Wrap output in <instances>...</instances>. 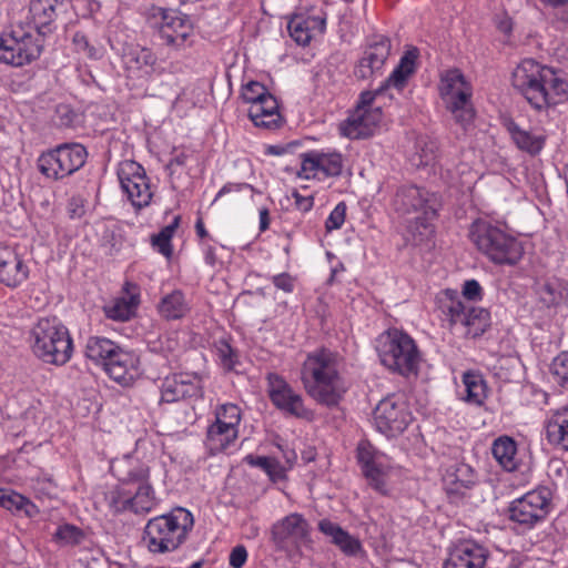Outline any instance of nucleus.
<instances>
[{
    "instance_id": "18",
    "label": "nucleus",
    "mask_w": 568,
    "mask_h": 568,
    "mask_svg": "<svg viewBox=\"0 0 568 568\" xmlns=\"http://www.w3.org/2000/svg\"><path fill=\"white\" fill-rule=\"evenodd\" d=\"M272 539L281 548H298L310 541V525L300 514H290L272 527Z\"/></svg>"
},
{
    "instance_id": "4",
    "label": "nucleus",
    "mask_w": 568,
    "mask_h": 568,
    "mask_svg": "<svg viewBox=\"0 0 568 568\" xmlns=\"http://www.w3.org/2000/svg\"><path fill=\"white\" fill-rule=\"evenodd\" d=\"M193 526L192 513L183 507H176L149 519L143 529L142 540L152 554L172 552L187 540Z\"/></svg>"
},
{
    "instance_id": "3",
    "label": "nucleus",
    "mask_w": 568,
    "mask_h": 568,
    "mask_svg": "<svg viewBox=\"0 0 568 568\" xmlns=\"http://www.w3.org/2000/svg\"><path fill=\"white\" fill-rule=\"evenodd\" d=\"M514 88L537 111L556 105L568 98V84L552 68L534 59L523 60L513 72Z\"/></svg>"
},
{
    "instance_id": "48",
    "label": "nucleus",
    "mask_w": 568,
    "mask_h": 568,
    "mask_svg": "<svg viewBox=\"0 0 568 568\" xmlns=\"http://www.w3.org/2000/svg\"><path fill=\"white\" fill-rule=\"evenodd\" d=\"M183 398L181 388L180 374L168 376L161 384V402L175 403Z\"/></svg>"
},
{
    "instance_id": "49",
    "label": "nucleus",
    "mask_w": 568,
    "mask_h": 568,
    "mask_svg": "<svg viewBox=\"0 0 568 568\" xmlns=\"http://www.w3.org/2000/svg\"><path fill=\"white\" fill-rule=\"evenodd\" d=\"M266 95H272V93L258 81H248L242 85L241 98L245 103L254 105L264 100Z\"/></svg>"
},
{
    "instance_id": "37",
    "label": "nucleus",
    "mask_w": 568,
    "mask_h": 568,
    "mask_svg": "<svg viewBox=\"0 0 568 568\" xmlns=\"http://www.w3.org/2000/svg\"><path fill=\"white\" fill-rule=\"evenodd\" d=\"M465 386L464 400L470 405L480 406L487 397V386L481 374L473 371L463 374Z\"/></svg>"
},
{
    "instance_id": "58",
    "label": "nucleus",
    "mask_w": 568,
    "mask_h": 568,
    "mask_svg": "<svg viewBox=\"0 0 568 568\" xmlns=\"http://www.w3.org/2000/svg\"><path fill=\"white\" fill-rule=\"evenodd\" d=\"M462 293L468 301L477 302L483 298V288L479 282L474 278L464 282Z\"/></svg>"
},
{
    "instance_id": "39",
    "label": "nucleus",
    "mask_w": 568,
    "mask_h": 568,
    "mask_svg": "<svg viewBox=\"0 0 568 568\" xmlns=\"http://www.w3.org/2000/svg\"><path fill=\"white\" fill-rule=\"evenodd\" d=\"M189 310L184 294L178 290L165 295L159 304V312L166 320H180Z\"/></svg>"
},
{
    "instance_id": "6",
    "label": "nucleus",
    "mask_w": 568,
    "mask_h": 568,
    "mask_svg": "<svg viewBox=\"0 0 568 568\" xmlns=\"http://www.w3.org/2000/svg\"><path fill=\"white\" fill-rule=\"evenodd\" d=\"M33 355L45 364L62 366L72 356L73 343L68 328L57 317H41L29 333Z\"/></svg>"
},
{
    "instance_id": "5",
    "label": "nucleus",
    "mask_w": 568,
    "mask_h": 568,
    "mask_svg": "<svg viewBox=\"0 0 568 568\" xmlns=\"http://www.w3.org/2000/svg\"><path fill=\"white\" fill-rule=\"evenodd\" d=\"M393 205L399 214H417L407 225V232L416 243L428 240L433 235V222L439 205L434 193L416 185H403L397 189Z\"/></svg>"
},
{
    "instance_id": "24",
    "label": "nucleus",
    "mask_w": 568,
    "mask_h": 568,
    "mask_svg": "<svg viewBox=\"0 0 568 568\" xmlns=\"http://www.w3.org/2000/svg\"><path fill=\"white\" fill-rule=\"evenodd\" d=\"M29 276V267L19 254L8 246H0V283L17 287Z\"/></svg>"
},
{
    "instance_id": "20",
    "label": "nucleus",
    "mask_w": 568,
    "mask_h": 568,
    "mask_svg": "<svg viewBox=\"0 0 568 568\" xmlns=\"http://www.w3.org/2000/svg\"><path fill=\"white\" fill-rule=\"evenodd\" d=\"M301 172L304 179H315L320 174L324 176H339L343 172L344 161L338 152L310 151L301 155Z\"/></svg>"
},
{
    "instance_id": "38",
    "label": "nucleus",
    "mask_w": 568,
    "mask_h": 568,
    "mask_svg": "<svg viewBox=\"0 0 568 568\" xmlns=\"http://www.w3.org/2000/svg\"><path fill=\"white\" fill-rule=\"evenodd\" d=\"M462 325L466 328L467 336L480 337L491 325L490 313L486 308L470 306Z\"/></svg>"
},
{
    "instance_id": "34",
    "label": "nucleus",
    "mask_w": 568,
    "mask_h": 568,
    "mask_svg": "<svg viewBox=\"0 0 568 568\" xmlns=\"http://www.w3.org/2000/svg\"><path fill=\"white\" fill-rule=\"evenodd\" d=\"M418 58V50L416 48L408 50L400 58L399 63L386 79L385 88L394 87L397 90H402L408 78L414 74L416 60Z\"/></svg>"
},
{
    "instance_id": "12",
    "label": "nucleus",
    "mask_w": 568,
    "mask_h": 568,
    "mask_svg": "<svg viewBox=\"0 0 568 568\" xmlns=\"http://www.w3.org/2000/svg\"><path fill=\"white\" fill-rule=\"evenodd\" d=\"M552 491L540 486L509 504L508 518L523 530H530L545 521L551 509Z\"/></svg>"
},
{
    "instance_id": "11",
    "label": "nucleus",
    "mask_w": 568,
    "mask_h": 568,
    "mask_svg": "<svg viewBox=\"0 0 568 568\" xmlns=\"http://www.w3.org/2000/svg\"><path fill=\"white\" fill-rule=\"evenodd\" d=\"M440 93L455 122L467 130L475 118V110L471 103V88L459 70L447 71L442 79Z\"/></svg>"
},
{
    "instance_id": "23",
    "label": "nucleus",
    "mask_w": 568,
    "mask_h": 568,
    "mask_svg": "<svg viewBox=\"0 0 568 568\" xmlns=\"http://www.w3.org/2000/svg\"><path fill=\"white\" fill-rule=\"evenodd\" d=\"M489 551L484 546L465 540L457 545L444 564V568H485Z\"/></svg>"
},
{
    "instance_id": "33",
    "label": "nucleus",
    "mask_w": 568,
    "mask_h": 568,
    "mask_svg": "<svg viewBox=\"0 0 568 568\" xmlns=\"http://www.w3.org/2000/svg\"><path fill=\"white\" fill-rule=\"evenodd\" d=\"M517 443L507 435L497 437L491 445V454L496 462L507 471H514L518 467Z\"/></svg>"
},
{
    "instance_id": "54",
    "label": "nucleus",
    "mask_w": 568,
    "mask_h": 568,
    "mask_svg": "<svg viewBox=\"0 0 568 568\" xmlns=\"http://www.w3.org/2000/svg\"><path fill=\"white\" fill-rule=\"evenodd\" d=\"M100 242L101 246L104 247L110 255L119 252L122 244L121 235L110 227L103 230Z\"/></svg>"
},
{
    "instance_id": "46",
    "label": "nucleus",
    "mask_w": 568,
    "mask_h": 568,
    "mask_svg": "<svg viewBox=\"0 0 568 568\" xmlns=\"http://www.w3.org/2000/svg\"><path fill=\"white\" fill-rule=\"evenodd\" d=\"M84 539L83 531L71 524H64L57 528L53 540L60 546H77Z\"/></svg>"
},
{
    "instance_id": "31",
    "label": "nucleus",
    "mask_w": 568,
    "mask_h": 568,
    "mask_svg": "<svg viewBox=\"0 0 568 568\" xmlns=\"http://www.w3.org/2000/svg\"><path fill=\"white\" fill-rule=\"evenodd\" d=\"M0 507L16 517L32 519L40 514L39 507L30 498L8 488H0Z\"/></svg>"
},
{
    "instance_id": "44",
    "label": "nucleus",
    "mask_w": 568,
    "mask_h": 568,
    "mask_svg": "<svg viewBox=\"0 0 568 568\" xmlns=\"http://www.w3.org/2000/svg\"><path fill=\"white\" fill-rule=\"evenodd\" d=\"M549 372L554 383L568 393V352H560L551 362Z\"/></svg>"
},
{
    "instance_id": "42",
    "label": "nucleus",
    "mask_w": 568,
    "mask_h": 568,
    "mask_svg": "<svg viewBox=\"0 0 568 568\" xmlns=\"http://www.w3.org/2000/svg\"><path fill=\"white\" fill-rule=\"evenodd\" d=\"M180 216H175L173 221L164 226L158 234L152 235V246L163 256L170 258L173 254L171 240L179 227Z\"/></svg>"
},
{
    "instance_id": "45",
    "label": "nucleus",
    "mask_w": 568,
    "mask_h": 568,
    "mask_svg": "<svg viewBox=\"0 0 568 568\" xmlns=\"http://www.w3.org/2000/svg\"><path fill=\"white\" fill-rule=\"evenodd\" d=\"M182 399H200L204 395L202 378L193 373H180Z\"/></svg>"
},
{
    "instance_id": "56",
    "label": "nucleus",
    "mask_w": 568,
    "mask_h": 568,
    "mask_svg": "<svg viewBox=\"0 0 568 568\" xmlns=\"http://www.w3.org/2000/svg\"><path fill=\"white\" fill-rule=\"evenodd\" d=\"M318 530L331 538V542L335 545L337 539L344 534V529L336 523L329 519H322L318 523Z\"/></svg>"
},
{
    "instance_id": "7",
    "label": "nucleus",
    "mask_w": 568,
    "mask_h": 568,
    "mask_svg": "<svg viewBox=\"0 0 568 568\" xmlns=\"http://www.w3.org/2000/svg\"><path fill=\"white\" fill-rule=\"evenodd\" d=\"M469 237L477 250L490 262L498 265H515L523 256L520 242L505 227L488 220L478 219L471 223Z\"/></svg>"
},
{
    "instance_id": "62",
    "label": "nucleus",
    "mask_w": 568,
    "mask_h": 568,
    "mask_svg": "<svg viewBox=\"0 0 568 568\" xmlns=\"http://www.w3.org/2000/svg\"><path fill=\"white\" fill-rule=\"evenodd\" d=\"M385 89V85L383 84L378 90L375 92L372 91H364L359 95V100L357 102L356 108H362L365 111H375V109L372 108V103L376 97L382 90Z\"/></svg>"
},
{
    "instance_id": "52",
    "label": "nucleus",
    "mask_w": 568,
    "mask_h": 568,
    "mask_svg": "<svg viewBox=\"0 0 568 568\" xmlns=\"http://www.w3.org/2000/svg\"><path fill=\"white\" fill-rule=\"evenodd\" d=\"M72 42L75 45L78 52L84 53L90 59L98 60L102 57L101 49L92 45L89 42L88 37L81 31H77L73 34Z\"/></svg>"
},
{
    "instance_id": "29",
    "label": "nucleus",
    "mask_w": 568,
    "mask_h": 568,
    "mask_svg": "<svg viewBox=\"0 0 568 568\" xmlns=\"http://www.w3.org/2000/svg\"><path fill=\"white\" fill-rule=\"evenodd\" d=\"M278 108L277 99L273 94L266 95L264 100L250 106L248 118L255 126L274 130L280 128L283 121Z\"/></svg>"
},
{
    "instance_id": "21",
    "label": "nucleus",
    "mask_w": 568,
    "mask_h": 568,
    "mask_svg": "<svg viewBox=\"0 0 568 568\" xmlns=\"http://www.w3.org/2000/svg\"><path fill=\"white\" fill-rule=\"evenodd\" d=\"M381 120L382 111L379 108H375V111H365L362 108H355V110L339 123V134L352 140L366 139L373 134Z\"/></svg>"
},
{
    "instance_id": "41",
    "label": "nucleus",
    "mask_w": 568,
    "mask_h": 568,
    "mask_svg": "<svg viewBox=\"0 0 568 568\" xmlns=\"http://www.w3.org/2000/svg\"><path fill=\"white\" fill-rule=\"evenodd\" d=\"M139 301L136 296L115 300L113 304L104 307L105 316L118 322H125L135 314Z\"/></svg>"
},
{
    "instance_id": "9",
    "label": "nucleus",
    "mask_w": 568,
    "mask_h": 568,
    "mask_svg": "<svg viewBox=\"0 0 568 568\" xmlns=\"http://www.w3.org/2000/svg\"><path fill=\"white\" fill-rule=\"evenodd\" d=\"M87 149L80 143H64L42 152L37 160L39 172L54 181L68 178L87 162Z\"/></svg>"
},
{
    "instance_id": "1",
    "label": "nucleus",
    "mask_w": 568,
    "mask_h": 568,
    "mask_svg": "<svg viewBox=\"0 0 568 568\" xmlns=\"http://www.w3.org/2000/svg\"><path fill=\"white\" fill-rule=\"evenodd\" d=\"M342 368L336 352L321 348L307 354L301 369L306 393L321 405L336 407L346 393Z\"/></svg>"
},
{
    "instance_id": "55",
    "label": "nucleus",
    "mask_w": 568,
    "mask_h": 568,
    "mask_svg": "<svg viewBox=\"0 0 568 568\" xmlns=\"http://www.w3.org/2000/svg\"><path fill=\"white\" fill-rule=\"evenodd\" d=\"M216 353L222 365L232 369L236 364V354L232 346L224 339H220L216 344Z\"/></svg>"
},
{
    "instance_id": "36",
    "label": "nucleus",
    "mask_w": 568,
    "mask_h": 568,
    "mask_svg": "<svg viewBox=\"0 0 568 568\" xmlns=\"http://www.w3.org/2000/svg\"><path fill=\"white\" fill-rule=\"evenodd\" d=\"M119 345L109 338L100 336H91L85 344V356L90 361L104 367L105 362L112 358L113 353L118 349Z\"/></svg>"
},
{
    "instance_id": "16",
    "label": "nucleus",
    "mask_w": 568,
    "mask_h": 568,
    "mask_svg": "<svg viewBox=\"0 0 568 568\" xmlns=\"http://www.w3.org/2000/svg\"><path fill=\"white\" fill-rule=\"evenodd\" d=\"M357 462L368 485L378 494L387 495L390 465L386 456L369 443L362 442L357 447Z\"/></svg>"
},
{
    "instance_id": "59",
    "label": "nucleus",
    "mask_w": 568,
    "mask_h": 568,
    "mask_svg": "<svg viewBox=\"0 0 568 568\" xmlns=\"http://www.w3.org/2000/svg\"><path fill=\"white\" fill-rule=\"evenodd\" d=\"M247 560V550L243 545H239L231 550L229 565L232 568H242Z\"/></svg>"
},
{
    "instance_id": "57",
    "label": "nucleus",
    "mask_w": 568,
    "mask_h": 568,
    "mask_svg": "<svg viewBox=\"0 0 568 568\" xmlns=\"http://www.w3.org/2000/svg\"><path fill=\"white\" fill-rule=\"evenodd\" d=\"M270 280L277 290L283 291L286 294L293 293L295 288V277L290 273L284 272L276 274L271 276Z\"/></svg>"
},
{
    "instance_id": "50",
    "label": "nucleus",
    "mask_w": 568,
    "mask_h": 568,
    "mask_svg": "<svg viewBox=\"0 0 568 568\" xmlns=\"http://www.w3.org/2000/svg\"><path fill=\"white\" fill-rule=\"evenodd\" d=\"M335 546L348 557H358L362 556L365 551L362 546V542L358 538L352 536L348 531H344V534L337 539Z\"/></svg>"
},
{
    "instance_id": "15",
    "label": "nucleus",
    "mask_w": 568,
    "mask_h": 568,
    "mask_svg": "<svg viewBox=\"0 0 568 568\" xmlns=\"http://www.w3.org/2000/svg\"><path fill=\"white\" fill-rule=\"evenodd\" d=\"M410 419L405 402L397 395L383 398L373 412V422L376 429L387 437L403 433Z\"/></svg>"
},
{
    "instance_id": "47",
    "label": "nucleus",
    "mask_w": 568,
    "mask_h": 568,
    "mask_svg": "<svg viewBox=\"0 0 568 568\" xmlns=\"http://www.w3.org/2000/svg\"><path fill=\"white\" fill-rule=\"evenodd\" d=\"M214 423L239 429L241 423L240 407L232 403L221 405L216 408Z\"/></svg>"
},
{
    "instance_id": "26",
    "label": "nucleus",
    "mask_w": 568,
    "mask_h": 568,
    "mask_svg": "<svg viewBox=\"0 0 568 568\" xmlns=\"http://www.w3.org/2000/svg\"><path fill=\"white\" fill-rule=\"evenodd\" d=\"M58 3V0H32L29 4L28 29L44 39L47 33L52 32Z\"/></svg>"
},
{
    "instance_id": "64",
    "label": "nucleus",
    "mask_w": 568,
    "mask_h": 568,
    "mask_svg": "<svg viewBox=\"0 0 568 568\" xmlns=\"http://www.w3.org/2000/svg\"><path fill=\"white\" fill-rule=\"evenodd\" d=\"M244 189L253 190V186L251 184H247V183H237V184L227 183L217 192V194H216V196L214 199V202L217 201L221 196H223L226 193H230V192H233V191L240 192V191H242Z\"/></svg>"
},
{
    "instance_id": "35",
    "label": "nucleus",
    "mask_w": 568,
    "mask_h": 568,
    "mask_svg": "<svg viewBox=\"0 0 568 568\" xmlns=\"http://www.w3.org/2000/svg\"><path fill=\"white\" fill-rule=\"evenodd\" d=\"M237 437L239 429L213 423L207 428L206 446L213 454L221 453L233 445Z\"/></svg>"
},
{
    "instance_id": "27",
    "label": "nucleus",
    "mask_w": 568,
    "mask_h": 568,
    "mask_svg": "<svg viewBox=\"0 0 568 568\" xmlns=\"http://www.w3.org/2000/svg\"><path fill=\"white\" fill-rule=\"evenodd\" d=\"M139 358L129 351L122 349L120 346L113 353L112 358L105 362V373L120 384H129L134 379L138 371Z\"/></svg>"
},
{
    "instance_id": "17",
    "label": "nucleus",
    "mask_w": 568,
    "mask_h": 568,
    "mask_svg": "<svg viewBox=\"0 0 568 568\" xmlns=\"http://www.w3.org/2000/svg\"><path fill=\"white\" fill-rule=\"evenodd\" d=\"M267 392L272 404L284 414L296 418L311 419L312 410L304 405L303 397L280 375H267Z\"/></svg>"
},
{
    "instance_id": "60",
    "label": "nucleus",
    "mask_w": 568,
    "mask_h": 568,
    "mask_svg": "<svg viewBox=\"0 0 568 568\" xmlns=\"http://www.w3.org/2000/svg\"><path fill=\"white\" fill-rule=\"evenodd\" d=\"M417 148L420 149L419 165H428L435 160V144L433 142L418 141Z\"/></svg>"
},
{
    "instance_id": "43",
    "label": "nucleus",
    "mask_w": 568,
    "mask_h": 568,
    "mask_svg": "<svg viewBox=\"0 0 568 568\" xmlns=\"http://www.w3.org/2000/svg\"><path fill=\"white\" fill-rule=\"evenodd\" d=\"M244 460L251 466L262 468L272 481H277L285 477L283 466L275 458L247 455Z\"/></svg>"
},
{
    "instance_id": "53",
    "label": "nucleus",
    "mask_w": 568,
    "mask_h": 568,
    "mask_svg": "<svg viewBox=\"0 0 568 568\" xmlns=\"http://www.w3.org/2000/svg\"><path fill=\"white\" fill-rule=\"evenodd\" d=\"M346 210L347 206L345 202H339L333 209V211L329 213L328 217L325 221V229L327 232L339 230L343 226L346 217Z\"/></svg>"
},
{
    "instance_id": "32",
    "label": "nucleus",
    "mask_w": 568,
    "mask_h": 568,
    "mask_svg": "<svg viewBox=\"0 0 568 568\" xmlns=\"http://www.w3.org/2000/svg\"><path fill=\"white\" fill-rule=\"evenodd\" d=\"M123 63L128 71L149 74L156 63V55L151 49L140 45H131L124 50Z\"/></svg>"
},
{
    "instance_id": "13",
    "label": "nucleus",
    "mask_w": 568,
    "mask_h": 568,
    "mask_svg": "<svg viewBox=\"0 0 568 568\" xmlns=\"http://www.w3.org/2000/svg\"><path fill=\"white\" fill-rule=\"evenodd\" d=\"M151 26L162 43L174 49L185 47L194 33L191 19L171 9L158 8L151 19Z\"/></svg>"
},
{
    "instance_id": "63",
    "label": "nucleus",
    "mask_w": 568,
    "mask_h": 568,
    "mask_svg": "<svg viewBox=\"0 0 568 568\" xmlns=\"http://www.w3.org/2000/svg\"><path fill=\"white\" fill-rule=\"evenodd\" d=\"M57 113L60 115L61 124L65 126L72 125L77 118V114L68 105H59Z\"/></svg>"
},
{
    "instance_id": "2",
    "label": "nucleus",
    "mask_w": 568,
    "mask_h": 568,
    "mask_svg": "<svg viewBox=\"0 0 568 568\" xmlns=\"http://www.w3.org/2000/svg\"><path fill=\"white\" fill-rule=\"evenodd\" d=\"M131 464L130 459H123L111 464V470L120 476V470ZM150 468L145 464L130 465L126 474L119 477V484L104 494V500L113 514L132 511L146 514L155 506L154 489L149 481Z\"/></svg>"
},
{
    "instance_id": "10",
    "label": "nucleus",
    "mask_w": 568,
    "mask_h": 568,
    "mask_svg": "<svg viewBox=\"0 0 568 568\" xmlns=\"http://www.w3.org/2000/svg\"><path fill=\"white\" fill-rule=\"evenodd\" d=\"M41 34L18 26L0 37V61L13 67H22L37 60L43 49Z\"/></svg>"
},
{
    "instance_id": "22",
    "label": "nucleus",
    "mask_w": 568,
    "mask_h": 568,
    "mask_svg": "<svg viewBox=\"0 0 568 568\" xmlns=\"http://www.w3.org/2000/svg\"><path fill=\"white\" fill-rule=\"evenodd\" d=\"M476 481L477 476L474 469L464 463L450 465L443 476L444 489L452 501H457L464 497Z\"/></svg>"
},
{
    "instance_id": "8",
    "label": "nucleus",
    "mask_w": 568,
    "mask_h": 568,
    "mask_svg": "<svg viewBox=\"0 0 568 568\" xmlns=\"http://www.w3.org/2000/svg\"><path fill=\"white\" fill-rule=\"evenodd\" d=\"M376 351L381 363L402 376L416 375L422 359L415 341L405 332L390 328L377 338Z\"/></svg>"
},
{
    "instance_id": "14",
    "label": "nucleus",
    "mask_w": 568,
    "mask_h": 568,
    "mask_svg": "<svg viewBox=\"0 0 568 568\" xmlns=\"http://www.w3.org/2000/svg\"><path fill=\"white\" fill-rule=\"evenodd\" d=\"M123 193L138 210L148 206L152 200L149 179L144 168L133 160L120 162L116 170Z\"/></svg>"
},
{
    "instance_id": "40",
    "label": "nucleus",
    "mask_w": 568,
    "mask_h": 568,
    "mask_svg": "<svg viewBox=\"0 0 568 568\" xmlns=\"http://www.w3.org/2000/svg\"><path fill=\"white\" fill-rule=\"evenodd\" d=\"M445 300H439L442 313L449 322V326L453 327L457 324L463 323L466 318L467 310L464 303L458 298L456 292L447 290L444 293Z\"/></svg>"
},
{
    "instance_id": "30",
    "label": "nucleus",
    "mask_w": 568,
    "mask_h": 568,
    "mask_svg": "<svg viewBox=\"0 0 568 568\" xmlns=\"http://www.w3.org/2000/svg\"><path fill=\"white\" fill-rule=\"evenodd\" d=\"M546 437L556 448L568 452V404L551 412L546 422Z\"/></svg>"
},
{
    "instance_id": "61",
    "label": "nucleus",
    "mask_w": 568,
    "mask_h": 568,
    "mask_svg": "<svg viewBox=\"0 0 568 568\" xmlns=\"http://www.w3.org/2000/svg\"><path fill=\"white\" fill-rule=\"evenodd\" d=\"M292 196L294 199V205L295 207L301 212H308L312 210L314 205V199L313 196H304L301 193H298L296 190L293 191Z\"/></svg>"
},
{
    "instance_id": "28",
    "label": "nucleus",
    "mask_w": 568,
    "mask_h": 568,
    "mask_svg": "<svg viewBox=\"0 0 568 568\" xmlns=\"http://www.w3.org/2000/svg\"><path fill=\"white\" fill-rule=\"evenodd\" d=\"M513 143L523 152L529 155H538L545 146L546 136L531 130L523 129L513 119L504 121Z\"/></svg>"
},
{
    "instance_id": "51",
    "label": "nucleus",
    "mask_w": 568,
    "mask_h": 568,
    "mask_svg": "<svg viewBox=\"0 0 568 568\" xmlns=\"http://www.w3.org/2000/svg\"><path fill=\"white\" fill-rule=\"evenodd\" d=\"M541 302L547 306H556L561 303L564 295L562 291L557 283L547 282L539 291Z\"/></svg>"
},
{
    "instance_id": "25",
    "label": "nucleus",
    "mask_w": 568,
    "mask_h": 568,
    "mask_svg": "<svg viewBox=\"0 0 568 568\" xmlns=\"http://www.w3.org/2000/svg\"><path fill=\"white\" fill-rule=\"evenodd\" d=\"M326 29V17L294 14L288 23L287 30L291 38L298 45H307L316 33H324Z\"/></svg>"
},
{
    "instance_id": "19",
    "label": "nucleus",
    "mask_w": 568,
    "mask_h": 568,
    "mask_svg": "<svg viewBox=\"0 0 568 568\" xmlns=\"http://www.w3.org/2000/svg\"><path fill=\"white\" fill-rule=\"evenodd\" d=\"M392 43L389 38L377 34L373 36L363 52L354 74L357 79L366 80L379 73L390 54Z\"/></svg>"
}]
</instances>
